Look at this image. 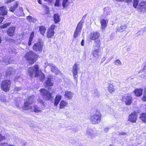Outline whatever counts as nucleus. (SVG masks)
<instances>
[{"mask_svg": "<svg viewBox=\"0 0 146 146\" xmlns=\"http://www.w3.org/2000/svg\"><path fill=\"white\" fill-rule=\"evenodd\" d=\"M0 100L3 102L6 101V100L4 96H0Z\"/></svg>", "mask_w": 146, "mask_h": 146, "instance_id": "46", "label": "nucleus"}, {"mask_svg": "<svg viewBox=\"0 0 146 146\" xmlns=\"http://www.w3.org/2000/svg\"><path fill=\"white\" fill-rule=\"evenodd\" d=\"M55 67L57 68V72H55V71H54V72L52 71H51L52 72H53V73H54L55 74L57 75L59 72V71L58 70V68L56 67V66H55ZM53 70H55L54 68H53Z\"/></svg>", "mask_w": 146, "mask_h": 146, "instance_id": "49", "label": "nucleus"}, {"mask_svg": "<svg viewBox=\"0 0 146 146\" xmlns=\"http://www.w3.org/2000/svg\"><path fill=\"white\" fill-rule=\"evenodd\" d=\"M20 79H21L20 77H17L15 78V80L18 81L20 80Z\"/></svg>", "mask_w": 146, "mask_h": 146, "instance_id": "57", "label": "nucleus"}, {"mask_svg": "<svg viewBox=\"0 0 146 146\" xmlns=\"http://www.w3.org/2000/svg\"><path fill=\"white\" fill-rule=\"evenodd\" d=\"M44 64L45 68H46L47 66H48L50 68L51 71H52L53 72L54 71V70H53V68H54L55 70V72H57V68L55 67V66L54 64H49L47 62H46Z\"/></svg>", "mask_w": 146, "mask_h": 146, "instance_id": "20", "label": "nucleus"}, {"mask_svg": "<svg viewBox=\"0 0 146 146\" xmlns=\"http://www.w3.org/2000/svg\"><path fill=\"white\" fill-rule=\"evenodd\" d=\"M99 48H96L94 50L92 53V54L93 56L95 57H96L98 56V52H99Z\"/></svg>", "mask_w": 146, "mask_h": 146, "instance_id": "39", "label": "nucleus"}, {"mask_svg": "<svg viewBox=\"0 0 146 146\" xmlns=\"http://www.w3.org/2000/svg\"><path fill=\"white\" fill-rule=\"evenodd\" d=\"M34 98L35 97L34 96H32L30 97L26 101L31 104L34 102L35 100Z\"/></svg>", "mask_w": 146, "mask_h": 146, "instance_id": "33", "label": "nucleus"}, {"mask_svg": "<svg viewBox=\"0 0 146 146\" xmlns=\"http://www.w3.org/2000/svg\"><path fill=\"white\" fill-rule=\"evenodd\" d=\"M142 100L143 101H146V88L145 89Z\"/></svg>", "mask_w": 146, "mask_h": 146, "instance_id": "45", "label": "nucleus"}, {"mask_svg": "<svg viewBox=\"0 0 146 146\" xmlns=\"http://www.w3.org/2000/svg\"><path fill=\"white\" fill-rule=\"evenodd\" d=\"M94 131L92 129H88L87 131L86 134L90 138H93L95 136Z\"/></svg>", "mask_w": 146, "mask_h": 146, "instance_id": "14", "label": "nucleus"}, {"mask_svg": "<svg viewBox=\"0 0 146 146\" xmlns=\"http://www.w3.org/2000/svg\"><path fill=\"white\" fill-rule=\"evenodd\" d=\"M43 46L42 44L39 42L34 44L33 49L35 51L41 52L42 51Z\"/></svg>", "mask_w": 146, "mask_h": 146, "instance_id": "6", "label": "nucleus"}, {"mask_svg": "<svg viewBox=\"0 0 146 146\" xmlns=\"http://www.w3.org/2000/svg\"><path fill=\"white\" fill-rule=\"evenodd\" d=\"M127 27L126 25H122L121 26L118 27L117 30L119 32H122L125 30Z\"/></svg>", "mask_w": 146, "mask_h": 146, "instance_id": "29", "label": "nucleus"}, {"mask_svg": "<svg viewBox=\"0 0 146 146\" xmlns=\"http://www.w3.org/2000/svg\"><path fill=\"white\" fill-rule=\"evenodd\" d=\"M41 80H43L45 78V75L43 73H41Z\"/></svg>", "mask_w": 146, "mask_h": 146, "instance_id": "54", "label": "nucleus"}, {"mask_svg": "<svg viewBox=\"0 0 146 146\" xmlns=\"http://www.w3.org/2000/svg\"><path fill=\"white\" fill-rule=\"evenodd\" d=\"M133 6L135 8H137L138 6V4L139 2V0H133Z\"/></svg>", "mask_w": 146, "mask_h": 146, "instance_id": "43", "label": "nucleus"}, {"mask_svg": "<svg viewBox=\"0 0 146 146\" xmlns=\"http://www.w3.org/2000/svg\"><path fill=\"white\" fill-rule=\"evenodd\" d=\"M17 7L18 4L17 2H16L14 6L10 8V11L13 12L15 9L17 8Z\"/></svg>", "mask_w": 146, "mask_h": 146, "instance_id": "40", "label": "nucleus"}, {"mask_svg": "<svg viewBox=\"0 0 146 146\" xmlns=\"http://www.w3.org/2000/svg\"><path fill=\"white\" fill-rule=\"evenodd\" d=\"M52 78L51 76H49L48 77L47 80L45 82V86L46 87L48 86H51L53 85V83L52 81Z\"/></svg>", "mask_w": 146, "mask_h": 146, "instance_id": "16", "label": "nucleus"}, {"mask_svg": "<svg viewBox=\"0 0 146 146\" xmlns=\"http://www.w3.org/2000/svg\"><path fill=\"white\" fill-rule=\"evenodd\" d=\"M5 139V137L2 136V135L0 133V141Z\"/></svg>", "mask_w": 146, "mask_h": 146, "instance_id": "51", "label": "nucleus"}, {"mask_svg": "<svg viewBox=\"0 0 146 146\" xmlns=\"http://www.w3.org/2000/svg\"><path fill=\"white\" fill-rule=\"evenodd\" d=\"M100 36V34L97 32H93L91 33L90 38L92 40H95L98 39Z\"/></svg>", "mask_w": 146, "mask_h": 146, "instance_id": "15", "label": "nucleus"}, {"mask_svg": "<svg viewBox=\"0 0 146 146\" xmlns=\"http://www.w3.org/2000/svg\"><path fill=\"white\" fill-rule=\"evenodd\" d=\"M140 118L144 122H146V113H142L141 115Z\"/></svg>", "mask_w": 146, "mask_h": 146, "instance_id": "34", "label": "nucleus"}, {"mask_svg": "<svg viewBox=\"0 0 146 146\" xmlns=\"http://www.w3.org/2000/svg\"><path fill=\"white\" fill-rule=\"evenodd\" d=\"M7 11L6 7H0V14L1 15H6Z\"/></svg>", "mask_w": 146, "mask_h": 146, "instance_id": "22", "label": "nucleus"}, {"mask_svg": "<svg viewBox=\"0 0 146 146\" xmlns=\"http://www.w3.org/2000/svg\"><path fill=\"white\" fill-rule=\"evenodd\" d=\"M82 27V26L77 25L73 35V37L74 38H76L78 35L80 34Z\"/></svg>", "mask_w": 146, "mask_h": 146, "instance_id": "12", "label": "nucleus"}, {"mask_svg": "<svg viewBox=\"0 0 146 146\" xmlns=\"http://www.w3.org/2000/svg\"><path fill=\"white\" fill-rule=\"evenodd\" d=\"M15 14L18 16L20 17L23 15L24 14L22 8L21 7H19V9L16 10Z\"/></svg>", "mask_w": 146, "mask_h": 146, "instance_id": "18", "label": "nucleus"}, {"mask_svg": "<svg viewBox=\"0 0 146 146\" xmlns=\"http://www.w3.org/2000/svg\"><path fill=\"white\" fill-rule=\"evenodd\" d=\"M45 1H48L50 3H52L53 2V0H44Z\"/></svg>", "mask_w": 146, "mask_h": 146, "instance_id": "62", "label": "nucleus"}, {"mask_svg": "<svg viewBox=\"0 0 146 146\" xmlns=\"http://www.w3.org/2000/svg\"><path fill=\"white\" fill-rule=\"evenodd\" d=\"M109 129V128L108 127H106L105 128L104 130V131L106 132H107L108 131Z\"/></svg>", "mask_w": 146, "mask_h": 146, "instance_id": "60", "label": "nucleus"}, {"mask_svg": "<svg viewBox=\"0 0 146 146\" xmlns=\"http://www.w3.org/2000/svg\"><path fill=\"white\" fill-rule=\"evenodd\" d=\"M15 30V27H11L8 29L7 31V34L9 36L12 37L14 34Z\"/></svg>", "mask_w": 146, "mask_h": 146, "instance_id": "13", "label": "nucleus"}, {"mask_svg": "<svg viewBox=\"0 0 146 146\" xmlns=\"http://www.w3.org/2000/svg\"><path fill=\"white\" fill-rule=\"evenodd\" d=\"M72 72L73 74L74 78L75 79V80L77 82V78L78 77V69L77 66L76 64H75L74 65L73 67L72 70Z\"/></svg>", "mask_w": 146, "mask_h": 146, "instance_id": "10", "label": "nucleus"}, {"mask_svg": "<svg viewBox=\"0 0 146 146\" xmlns=\"http://www.w3.org/2000/svg\"><path fill=\"white\" fill-rule=\"evenodd\" d=\"M11 84V81L9 80H4L1 84V88L5 92H8L9 90Z\"/></svg>", "mask_w": 146, "mask_h": 146, "instance_id": "4", "label": "nucleus"}, {"mask_svg": "<svg viewBox=\"0 0 146 146\" xmlns=\"http://www.w3.org/2000/svg\"><path fill=\"white\" fill-rule=\"evenodd\" d=\"M137 116L135 113H133L129 115L128 120L133 123L136 122Z\"/></svg>", "mask_w": 146, "mask_h": 146, "instance_id": "11", "label": "nucleus"}, {"mask_svg": "<svg viewBox=\"0 0 146 146\" xmlns=\"http://www.w3.org/2000/svg\"><path fill=\"white\" fill-rule=\"evenodd\" d=\"M68 104V103L64 100H62L60 104L59 108L60 109L64 108V107L66 106Z\"/></svg>", "mask_w": 146, "mask_h": 146, "instance_id": "28", "label": "nucleus"}, {"mask_svg": "<svg viewBox=\"0 0 146 146\" xmlns=\"http://www.w3.org/2000/svg\"><path fill=\"white\" fill-rule=\"evenodd\" d=\"M10 24V23H5L1 26V28H5L9 26Z\"/></svg>", "mask_w": 146, "mask_h": 146, "instance_id": "47", "label": "nucleus"}, {"mask_svg": "<svg viewBox=\"0 0 146 146\" xmlns=\"http://www.w3.org/2000/svg\"><path fill=\"white\" fill-rule=\"evenodd\" d=\"M102 28V30H104L107 26V24L108 23L106 21V20L104 19H102L100 21Z\"/></svg>", "mask_w": 146, "mask_h": 146, "instance_id": "24", "label": "nucleus"}, {"mask_svg": "<svg viewBox=\"0 0 146 146\" xmlns=\"http://www.w3.org/2000/svg\"><path fill=\"white\" fill-rule=\"evenodd\" d=\"M20 89H21L20 88L16 87L15 88L14 90L15 91H17Z\"/></svg>", "mask_w": 146, "mask_h": 146, "instance_id": "58", "label": "nucleus"}, {"mask_svg": "<svg viewBox=\"0 0 146 146\" xmlns=\"http://www.w3.org/2000/svg\"><path fill=\"white\" fill-rule=\"evenodd\" d=\"M115 82L114 81H113L108 86V91L111 93L114 92L115 91V89L114 88V86L113 85Z\"/></svg>", "mask_w": 146, "mask_h": 146, "instance_id": "19", "label": "nucleus"}, {"mask_svg": "<svg viewBox=\"0 0 146 146\" xmlns=\"http://www.w3.org/2000/svg\"><path fill=\"white\" fill-rule=\"evenodd\" d=\"M70 3L68 0H63L62 5L64 8H66L69 5Z\"/></svg>", "mask_w": 146, "mask_h": 146, "instance_id": "30", "label": "nucleus"}, {"mask_svg": "<svg viewBox=\"0 0 146 146\" xmlns=\"http://www.w3.org/2000/svg\"><path fill=\"white\" fill-rule=\"evenodd\" d=\"M33 39L29 38V42L28 43V45L29 46H30L31 44V43L32 42Z\"/></svg>", "mask_w": 146, "mask_h": 146, "instance_id": "52", "label": "nucleus"}, {"mask_svg": "<svg viewBox=\"0 0 146 146\" xmlns=\"http://www.w3.org/2000/svg\"><path fill=\"white\" fill-rule=\"evenodd\" d=\"M34 35V32H32L30 35V36L29 37V38L33 39Z\"/></svg>", "mask_w": 146, "mask_h": 146, "instance_id": "56", "label": "nucleus"}, {"mask_svg": "<svg viewBox=\"0 0 146 146\" xmlns=\"http://www.w3.org/2000/svg\"><path fill=\"white\" fill-rule=\"evenodd\" d=\"M4 18L3 17H0V24L3 21Z\"/></svg>", "mask_w": 146, "mask_h": 146, "instance_id": "59", "label": "nucleus"}, {"mask_svg": "<svg viewBox=\"0 0 146 146\" xmlns=\"http://www.w3.org/2000/svg\"><path fill=\"white\" fill-rule=\"evenodd\" d=\"M54 19L56 23H57L60 22V17L58 14H54Z\"/></svg>", "mask_w": 146, "mask_h": 146, "instance_id": "31", "label": "nucleus"}, {"mask_svg": "<svg viewBox=\"0 0 146 146\" xmlns=\"http://www.w3.org/2000/svg\"><path fill=\"white\" fill-rule=\"evenodd\" d=\"M146 31V28H142L139 32L136 34L137 35V36L140 35L141 34H143L144 31Z\"/></svg>", "mask_w": 146, "mask_h": 146, "instance_id": "41", "label": "nucleus"}, {"mask_svg": "<svg viewBox=\"0 0 146 146\" xmlns=\"http://www.w3.org/2000/svg\"><path fill=\"white\" fill-rule=\"evenodd\" d=\"M137 9L141 12H145L146 11V2L142 1L139 4Z\"/></svg>", "mask_w": 146, "mask_h": 146, "instance_id": "8", "label": "nucleus"}, {"mask_svg": "<svg viewBox=\"0 0 146 146\" xmlns=\"http://www.w3.org/2000/svg\"><path fill=\"white\" fill-rule=\"evenodd\" d=\"M31 109H33V110L36 113H38L41 111L40 109L38 108L36 105L34 106Z\"/></svg>", "mask_w": 146, "mask_h": 146, "instance_id": "36", "label": "nucleus"}, {"mask_svg": "<svg viewBox=\"0 0 146 146\" xmlns=\"http://www.w3.org/2000/svg\"><path fill=\"white\" fill-rule=\"evenodd\" d=\"M84 40L83 39L82 40V41L81 42V45H82V46H83L84 45Z\"/></svg>", "mask_w": 146, "mask_h": 146, "instance_id": "61", "label": "nucleus"}, {"mask_svg": "<svg viewBox=\"0 0 146 146\" xmlns=\"http://www.w3.org/2000/svg\"><path fill=\"white\" fill-rule=\"evenodd\" d=\"M3 64L7 65L11 63L9 59L6 57H4L3 60Z\"/></svg>", "mask_w": 146, "mask_h": 146, "instance_id": "37", "label": "nucleus"}, {"mask_svg": "<svg viewBox=\"0 0 146 146\" xmlns=\"http://www.w3.org/2000/svg\"><path fill=\"white\" fill-rule=\"evenodd\" d=\"M46 29L45 27L44 26H41L39 27V30L40 33L43 35L44 34Z\"/></svg>", "mask_w": 146, "mask_h": 146, "instance_id": "32", "label": "nucleus"}, {"mask_svg": "<svg viewBox=\"0 0 146 146\" xmlns=\"http://www.w3.org/2000/svg\"><path fill=\"white\" fill-rule=\"evenodd\" d=\"M38 101L39 103H40V104L43 105L44 102L43 100H42L40 99L39 98L38 100Z\"/></svg>", "mask_w": 146, "mask_h": 146, "instance_id": "48", "label": "nucleus"}, {"mask_svg": "<svg viewBox=\"0 0 146 146\" xmlns=\"http://www.w3.org/2000/svg\"><path fill=\"white\" fill-rule=\"evenodd\" d=\"M15 72V70L12 68H8L6 73V76L7 77L10 76L11 74H13Z\"/></svg>", "mask_w": 146, "mask_h": 146, "instance_id": "21", "label": "nucleus"}, {"mask_svg": "<svg viewBox=\"0 0 146 146\" xmlns=\"http://www.w3.org/2000/svg\"><path fill=\"white\" fill-rule=\"evenodd\" d=\"M40 92L41 95L44 98L45 100H49L51 98V95L50 93L46 89H41Z\"/></svg>", "mask_w": 146, "mask_h": 146, "instance_id": "5", "label": "nucleus"}, {"mask_svg": "<svg viewBox=\"0 0 146 146\" xmlns=\"http://www.w3.org/2000/svg\"><path fill=\"white\" fill-rule=\"evenodd\" d=\"M126 2L130 3L131 2L132 0H125Z\"/></svg>", "mask_w": 146, "mask_h": 146, "instance_id": "63", "label": "nucleus"}, {"mask_svg": "<svg viewBox=\"0 0 146 146\" xmlns=\"http://www.w3.org/2000/svg\"><path fill=\"white\" fill-rule=\"evenodd\" d=\"M38 3L40 4H41V1L40 0H38Z\"/></svg>", "mask_w": 146, "mask_h": 146, "instance_id": "64", "label": "nucleus"}, {"mask_svg": "<svg viewBox=\"0 0 146 146\" xmlns=\"http://www.w3.org/2000/svg\"><path fill=\"white\" fill-rule=\"evenodd\" d=\"M64 96L68 99H71L73 97V94L71 92L69 91H65Z\"/></svg>", "mask_w": 146, "mask_h": 146, "instance_id": "25", "label": "nucleus"}, {"mask_svg": "<svg viewBox=\"0 0 146 146\" xmlns=\"http://www.w3.org/2000/svg\"><path fill=\"white\" fill-rule=\"evenodd\" d=\"M101 115L99 113H96L91 115L90 119L92 124H98L101 120Z\"/></svg>", "mask_w": 146, "mask_h": 146, "instance_id": "3", "label": "nucleus"}, {"mask_svg": "<svg viewBox=\"0 0 146 146\" xmlns=\"http://www.w3.org/2000/svg\"><path fill=\"white\" fill-rule=\"evenodd\" d=\"M25 57L28 61V63L30 64H34L36 61V59L37 57V56L34 52L31 51L27 53Z\"/></svg>", "mask_w": 146, "mask_h": 146, "instance_id": "1", "label": "nucleus"}, {"mask_svg": "<svg viewBox=\"0 0 146 146\" xmlns=\"http://www.w3.org/2000/svg\"><path fill=\"white\" fill-rule=\"evenodd\" d=\"M94 95L95 96H99L100 95V93L99 92L97 91V90H96V91L94 93Z\"/></svg>", "mask_w": 146, "mask_h": 146, "instance_id": "55", "label": "nucleus"}, {"mask_svg": "<svg viewBox=\"0 0 146 146\" xmlns=\"http://www.w3.org/2000/svg\"><path fill=\"white\" fill-rule=\"evenodd\" d=\"M143 90L139 88L136 89L134 91V93L137 96H140L142 94Z\"/></svg>", "mask_w": 146, "mask_h": 146, "instance_id": "26", "label": "nucleus"}, {"mask_svg": "<svg viewBox=\"0 0 146 146\" xmlns=\"http://www.w3.org/2000/svg\"><path fill=\"white\" fill-rule=\"evenodd\" d=\"M27 73L31 78L34 75L35 77H37L41 73V72L39 71V68L37 65L33 67L29 68L28 70Z\"/></svg>", "mask_w": 146, "mask_h": 146, "instance_id": "2", "label": "nucleus"}, {"mask_svg": "<svg viewBox=\"0 0 146 146\" xmlns=\"http://www.w3.org/2000/svg\"><path fill=\"white\" fill-rule=\"evenodd\" d=\"M100 40L99 39H97V40L95 41L94 47L97 46L98 48H99L100 46Z\"/></svg>", "mask_w": 146, "mask_h": 146, "instance_id": "42", "label": "nucleus"}, {"mask_svg": "<svg viewBox=\"0 0 146 146\" xmlns=\"http://www.w3.org/2000/svg\"><path fill=\"white\" fill-rule=\"evenodd\" d=\"M26 19L30 22H33L34 23L36 22V19L30 16H29L27 17Z\"/></svg>", "mask_w": 146, "mask_h": 146, "instance_id": "38", "label": "nucleus"}, {"mask_svg": "<svg viewBox=\"0 0 146 146\" xmlns=\"http://www.w3.org/2000/svg\"><path fill=\"white\" fill-rule=\"evenodd\" d=\"M55 25H52L48 30L47 32V37L48 38H50L54 36V29Z\"/></svg>", "mask_w": 146, "mask_h": 146, "instance_id": "9", "label": "nucleus"}, {"mask_svg": "<svg viewBox=\"0 0 146 146\" xmlns=\"http://www.w3.org/2000/svg\"><path fill=\"white\" fill-rule=\"evenodd\" d=\"M127 133L123 131H121L119 133V135H126Z\"/></svg>", "mask_w": 146, "mask_h": 146, "instance_id": "50", "label": "nucleus"}, {"mask_svg": "<svg viewBox=\"0 0 146 146\" xmlns=\"http://www.w3.org/2000/svg\"><path fill=\"white\" fill-rule=\"evenodd\" d=\"M123 100L125 101V104L127 105H129L132 103V98L130 94H127L123 98Z\"/></svg>", "mask_w": 146, "mask_h": 146, "instance_id": "7", "label": "nucleus"}, {"mask_svg": "<svg viewBox=\"0 0 146 146\" xmlns=\"http://www.w3.org/2000/svg\"><path fill=\"white\" fill-rule=\"evenodd\" d=\"M114 63L115 65L117 66H120L121 64V61L120 60L118 59L116 60L114 62Z\"/></svg>", "mask_w": 146, "mask_h": 146, "instance_id": "44", "label": "nucleus"}, {"mask_svg": "<svg viewBox=\"0 0 146 146\" xmlns=\"http://www.w3.org/2000/svg\"><path fill=\"white\" fill-rule=\"evenodd\" d=\"M104 10V16H106L110 15L111 11L110 8L108 7H105Z\"/></svg>", "mask_w": 146, "mask_h": 146, "instance_id": "23", "label": "nucleus"}, {"mask_svg": "<svg viewBox=\"0 0 146 146\" xmlns=\"http://www.w3.org/2000/svg\"><path fill=\"white\" fill-rule=\"evenodd\" d=\"M62 96L59 95L56 96L54 100V105L56 106L59 103L60 101L61 100Z\"/></svg>", "mask_w": 146, "mask_h": 146, "instance_id": "27", "label": "nucleus"}, {"mask_svg": "<svg viewBox=\"0 0 146 146\" xmlns=\"http://www.w3.org/2000/svg\"><path fill=\"white\" fill-rule=\"evenodd\" d=\"M86 16V15H85L83 16L81 21L78 23V25L82 26V25L84 21Z\"/></svg>", "mask_w": 146, "mask_h": 146, "instance_id": "35", "label": "nucleus"}, {"mask_svg": "<svg viewBox=\"0 0 146 146\" xmlns=\"http://www.w3.org/2000/svg\"><path fill=\"white\" fill-rule=\"evenodd\" d=\"M31 104L26 101L24 103V105L22 107V108L24 110H27L31 109Z\"/></svg>", "mask_w": 146, "mask_h": 146, "instance_id": "17", "label": "nucleus"}, {"mask_svg": "<svg viewBox=\"0 0 146 146\" xmlns=\"http://www.w3.org/2000/svg\"><path fill=\"white\" fill-rule=\"evenodd\" d=\"M59 2L56 1L54 5V6L56 7H58L59 6Z\"/></svg>", "mask_w": 146, "mask_h": 146, "instance_id": "53", "label": "nucleus"}]
</instances>
